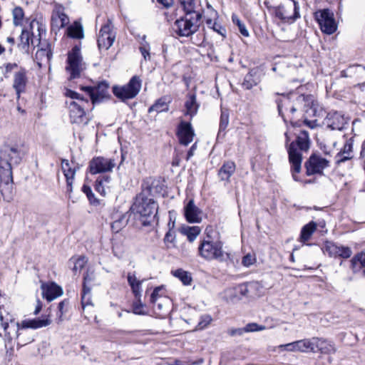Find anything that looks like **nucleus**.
<instances>
[{
  "instance_id": "1",
  "label": "nucleus",
  "mask_w": 365,
  "mask_h": 365,
  "mask_svg": "<svg viewBox=\"0 0 365 365\" xmlns=\"http://www.w3.org/2000/svg\"><path fill=\"white\" fill-rule=\"evenodd\" d=\"M27 153L28 148L22 143L4 145L0 150V192L4 200L12 199V168L20 164Z\"/></svg>"
},
{
  "instance_id": "2",
  "label": "nucleus",
  "mask_w": 365,
  "mask_h": 365,
  "mask_svg": "<svg viewBox=\"0 0 365 365\" xmlns=\"http://www.w3.org/2000/svg\"><path fill=\"white\" fill-rule=\"evenodd\" d=\"M298 147L300 151H307L310 146V140L308 132L302 130L297 135L295 141L292 142L288 146L289 161L291 164V170L294 180L298 179L296 174L301 171L302 157L301 153L297 149Z\"/></svg>"
},
{
  "instance_id": "3",
  "label": "nucleus",
  "mask_w": 365,
  "mask_h": 365,
  "mask_svg": "<svg viewBox=\"0 0 365 365\" xmlns=\"http://www.w3.org/2000/svg\"><path fill=\"white\" fill-rule=\"evenodd\" d=\"M305 102V96H284L282 95L280 99L277 101L279 113L282 116L286 122L289 120L294 126L293 123L294 113L300 110Z\"/></svg>"
},
{
  "instance_id": "4",
  "label": "nucleus",
  "mask_w": 365,
  "mask_h": 365,
  "mask_svg": "<svg viewBox=\"0 0 365 365\" xmlns=\"http://www.w3.org/2000/svg\"><path fill=\"white\" fill-rule=\"evenodd\" d=\"M158 208V206L153 199L145 197L142 194L136 197L132 206L133 211L141 217L140 220L143 226L150 224L149 218L155 217Z\"/></svg>"
},
{
  "instance_id": "5",
  "label": "nucleus",
  "mask_w": 365,
  "mask_h": 365,
  "mask_svg": "<svg viewBox=\"0 0 365 365\" xmlns=\"http://www.w3.org/2000/svg\"><path fill=\"white\" fill-rule=\"evenodd\" d=\"M198 254L207 260L217 259L222 261L225 259L222 242L219 240H212L209 235L200 242L198 247Z\"/></svg>"
},
{
  "instance_id": "6",
  "label": "nucleus",
  "mask_w": 365,
  "mask_h": 365,
  "mask_svg": "<svg viewBox=\"0 0 365 365\" xmlns=\"http://www.w3.org/2000/svg\"><path fill=\"white\" fill-rule=\"evenodd\" d=\"M201 18V12H194L192 14L185 13V16L175 23L176 32L180 36H188L197 30Z\"/></svg>"
},
{
  "instance_id": "7",
  "label": "nucleus",
  "mask_w": 365,
  "mask_h": 365,
  "mask_svg": "<svg viewBox=\"0 0 365 365\" xmlns=\"http://www.w3.org/2000/svg\"><path fill=\"white\" fill-rule=\"evenodd\" d=\"M86 63L83 60L79 47H73L68 52L66 71L69 73L70 79L79 78L82 71L86 69Z\"/></svg>"
},
{
  "instance_id": "8",
  "label": "nucleus",
  "mask_w": 365,
  "mask_h": 365,
  "mask_svg": "<svg viewBox=\"0 0 365 365\" xmlns=\"http://www.w3.org/2000/svg\"><path fill=\"white\" fill-rule=\"evenodd\" d=\"M66 104L72 123L86 125L89 123L90 118L87 116L85 111L89 104L88 100H81L80 103H77L75 101H67Z\"/></svg>"
},
{
  "instance_id": "9",
  "label": "nucleus",
  "mask_w": 365,
  "mask_h": 365,
  "mask_svg": "<svg viewBox=\"0 0 365 365\" xmlns=\"http://www.w3.org/2000/svg\"><path fill=\"white\" fill-rule=\"evenodd\" d=\"M140 88L141 81L139 77L134 76L126 85L113 86V92L118 98L125 101L135 98L140 92Z\"/></svg>"
},
{
  "instance_id": "10",
  "label": "nucleus",
  "mask_w": 365,
  "mask_h": 365,
  "mask_svg": "<svg viewBox=\"0 0 365 365\" xmlns=\"http://www.w3.org/2000/svg\"><path fill=\"white\" fill-rule=\"evenodd\" d=\"M36 27L37 34L34 31L30 33L27 30H23L20 36L21 46H39L41 43L42 36L46 35L45 26L38 21H33L31 23V28L33 29Z\"/></svg>"
},
{
  "instance_id": "11",
  "label": "nucleus",
  "mask_w": 365,
  "mask_h": 365,
  "mask_svg": "<svg viewBox=\"0 0 365 365\" xmlns=\"http://www.w3.org/2000/svg\"><path fill=\"white\" fill-rule=\"evenodd\" d=\"M51 324V320L50 319V318L48 317H47L45 319L36 318V319H24V320L21 321V322H18L16 324V326H17L16 337L19 340L21 341L25 344H28L29 342L33 341L34 339L32 337H29L27 340H25V341L21 340V335H22L21 330L22 329H40L42 327H48Z\"/></svg>"
},
{
  "instance_id": "12",
  "label": "nucleus",
  "mask_w": 365,
  "mask_h": 365,
  "mask_svg": "<svg viewBox=\"0 0 365 365\" xmlns=\"http://www.w3.org/2000/svg\"><path fill=\"white\" fill-rule=\"evenodd\" d=\"M69 23L68 16L64 13V7L56 4L51 14V30L57 34L61 29L65 27Z\"/></svg>"
},
{
  "instance_id": "13",
  "label": "nucleus",
  "mask_w": 365,
  "mask_h": 365,
  "mask_svg": "<svg viewBox=\"0 0 365 365\" xmlns=\"http://www.w3.org/2000/svg\"><path fill=\"white\" fill-rule=\"evenodd\" d=\"M315 18L324 33L331 34L335 32L336 26L333 14L329 9H324L316 12Z\"/></svg>"
},
{
  "instance_id": "14",
  "label": "nucleus",
  "mask_w": 365,
  "mask_h": 365,
  "mask_svg": "<svg viewBox=\"0 0 365 365\" xmlns=\"http://www.w3.org/2000/svg\"><path fill=\"white\" fill-rule=\"evenodd\" d=\"M274 15L277 18L284 22L295 21L299 17L298 3L294 1V6L279 5L274 8Z\"/></svg>"
},
{
  "instance_id": "15",
  "label": "nucleus",
  "mask_w": 365,
  "mask_h": 365,
  "mask_svg": "<svg viewBox=\"0 0 365 365\" xmlns=\"http://www.w3.org/2000/svg\"><path fill=\"white\" fill-rule=\"evenodd\" d=\"M115 165L114 159L96 157L90 162L89 169L91 173L95 175L101 173L110 172Z\"/></svg>"
},
{
  "instance_id": "16",
  "label": "nucleus",
  "mask_w": 365,
  "mask_h": 365,
  "mask_svg": "<svg viewBox=\"0 0 365 365\" xmlns=\"http://www.w3.org/2000/svg\"><path fill=\"white\" fill-rule=\"evenodd\" d=\"M115 39V32L110 19H108L100 29L97 46H113Z\"/></svg>"
},
{
  "instance_id": "17",
  "label": "nucleus",
  "mask_w": 365,
  "mask_h": 365,
  "mask_svg": "<svg viewBox=\"0 0 365 365\" xmlns=\"http://www.w3.org/2000/svg\"><path fill=\"white\" fill-rule=\"evenodd\" d=\"M328 165L329 161L325 158L317 155H312L305 163L307 175H311L316 173H321L325 168L328 167Z\"/></svg>"
},
{
  "instance_id": "18",
  "label": "nucleus",
  "mask_w": 365,
  "mask_h": 365,
  "mask_svg": "<svg viewBox=\"0 0 365 365\" xmlns=\"http://www.w3.org/2000/svg\"><path fill=\"white\" fill-rule=\"evenodd\" d=\"M323 251L331 257H341L343 258H349L352 254L349 247L339 246L329 241L325 242L323 247Z\"/></svg>"
},
{
  "instance_id": "19",
  "label": "nucleus",
  "mask_w": 365,
  "mask_h": 365,
  "mask_svg": "<svg viewBox=\"0 0 365 365\" xmlns=\"http://www.w3.org/2000/svg\"><path fill=\"white\" fill-rule=\"evenodd\" d=\"M186 220L190 223H200L202 220V211L190 200L184 207Z\"/></svg>"
},
{
  "instance_id": "20",
  "label": "nucleus",
  "mask_w": 365,
  "mask_h": 365,
  "mask_svg": "<svg viewBox=\"0 0 365 365\" xmlns=\"http://www.w3.org/2000/svg\"><path fill=\"white\" fill-rule=\"evenodd\" d=\"M43 297L51 302L63 294V289L55 282L43 283L41 285Z\"/></svg>"
},
{
  "instance_id": "21",
  "label": "nucleus",
  "mask_w": 365,
  "mask_h": 365,
  "mask_svg": "<svg viewBox=\"0 0 365 365\" xmlns=\"http://www.w3.org/2000/svg\"><path fill=\"white\" fill-rule=\"evenodd\" d=\"M247 292V286L246 284H240L226 289L224 292V298L228 302H235L246 296Z\"/></svg>"
},
{
  "instance_id": "22",
  "label": "nucleus",
  "mask_w": 365,
  "mask_h": 365,
  "mask_svg": "<svg viewBox=\"0 0 365 365\" xmlns=\"http://www.w3.org/2000/svg\"><path fill=\"white\" fill-rule=\"evenodd\" d=\"M194 130L190 123L181 122L178 127V136L179 141L184 145H187L193 140Z\"/></svg>"
},
{
  "instance_id": "23",
  "label": "nucleus",
  "mask_w": 365,
  "mask_h": 365,
  "mask_svg": "<svg viewBox=\"0 0 365 365\" xmlns=\"http://www.w3.org/2000/svg\"><path fill=\"white\" fill-rule=\"evenodd\" d=\"M26 71L25 68H21L19 71L16 72L14 75L13 88L15 90L17 98H20L21 93L24 92L28 82L26 76Z\"/></svg>"
},
{
  "instance_id": "24",
  "label": "nucleus",
  "mask_w": 365,
  "mask_h": 365,
  "mask_svg": "<svg viewBox=\"0 0 365 365\" xmlns=\"http://www.w3.org/2000/svg\"><path fill=\"white\" fill-rule=\"evenodd\" d=\"M353 144L354 139L352 138L346 140L343 148L335 157L336 163L340 164L353 158Z\"/></svg>"
},
{
  "instance_id": "25",
  "label": "nucleus",
  "mask_w": 365,
  "mask_h": 365,
  "mask_svg": "<svg viewBox=\"0 0 365 365\" xmlns=\"http://www.w3.org/2000/svg\"><path fill=\"white\" fill-rule=\"evenodd\" d=\"M315 349L324 354H334L336 348L334 342L324 338L315 337Z\"/></svg>"
},
{
  "instance_id": "26",
  "label": "nucleus",
  "mask_w": 365,
  "mask_h": 365,
  "mask_svg": "<svg viewBox=\"0 0 365 365\" xmlns=\"http://www.w3.org/2000/svg\"><path fill=\"white\" fill-rule=\"evenodd\" d=\"M327 125L332 130H341L344 125L346 124V120L343 115L338 112L329 113L327 118Z\"/></svg>"
},
{
  "instance_id": "27",
  "label": "nucleus",
  "mask_w": 365,
  "mask_h": 365,
  "mask_svg": "<svg viewBox=\"0 0 365 365\" xmlns=\"http://www.w3.org/2000/svg\"><path fill=\"white\" fill-rule=\"evenodd\" d=\"M61 168L66 179L67 191L71 193L73 191V182L76 175V169L71 167L68 160H63Z\"/></svg>"
},
{
  "instance_id": "28",
  "label": "nucleus",
  "mask_w": 365,
  "mask_h": 365,
  "mask_svg": "<svg viewBox=\"0 0 365 365\" xmlns=\"http://www.w3.org/2000/svg\"><path fill=\"white\" fill-rule=\"evenodd\" d=\"M108 88L109 84L106 81H102L95 86L92 103L95 104L107 98L109 96Z\"/></svg>"
},
{
  "instance_id": "29",
  "label": "nucleus",
  "mask_w": 365,
  "mask_h": 365,
  "mask_svg": "<svg viewBox=\"0 0 365 365\" xmlns=\"http://www.w3.org/2000/svg\"><path fill=\"white\" fill-rule=\"evenodd\" d=\"M315 337L297 341V351L316 353Z\"/></svg>"
},
{
  "instance_id": "30",
  "label": "nucleus",
  "mask_w": 365,
  "mask_h": 365,
  "mask_svg": "<svg viewBox=\"0 0 365 365\" xmlns=\"http://www.w3.org/2000/svg\"><path fill=\"white\" fill-rule=\"evenodd\" d=\"M94 277L93 273L91 274L88 272H86V275L83 277V294L81 297L82 305L84 307L86 305H88L90 304V293H91V287L88 286L93 279Z\"/></svg>"
},
{
  "instance_id": "31",
  "label": "nucleus",
  "mask_w": 365,
  "mask_h": 365,
  "mask_svg": "<svg viewBox=\"0 0 365 365\" xmlns=\"http://www.w3.org/2000/svg\"><path fill=\"white\" fill-rule=\"evenodd\" d=\"M66 34L68 37L75 39H82L84 37L83 28L78 21H74L66 29Z\"/></svg>"
},
{
  "instance_id": "32",
  "label": "nucleus",
  "mask_w": 365,
  "mask_h": 365,
  "mask_svg": "<svg viewBox=\"0 0 365 365\" xmlns=\"http://www.w3.org/2000/svg\"><path fill=\"white\" fill-rule=\"evenodd\" d=\"M236 169L235 163L232 161L225 162L219 170L218 175L221 180L228 181Z\"/></svg>"
},
{
  "instance_id": "33",
  "label": "nucleus",
  "mask_w": 365,
  "mask_h": 365,
  "mask_svg": "<svg viewBox=\"0 0 365 365\" xmlns=\"http://www.w3.org/2000/svg\"><path fill=\"white\" fill-rule=\"evenodd\" d=\"M317 225L313 221L303 226L300 233L299 241L303 243L309 241L313 233L317 230Z\"/></svg>"
},
{
  "instance_id": "34",
  "label": "nucleus",
  "mask_w": 365,
  "mask_h": 365,
  "mask_svg": "<svg viewBox=\"0 0 365 365\" xmlns=\"http://www.w3.org/2000/svg\"><path fill=\"white\" fill-rule=\"evenodd\" d=\"M69 266L74 274H79L87 263V259L83 256L72 257L69 259Z\"/></svg>"
},
{
  "instance_id": "35",
  "label": "nucleus",
  "mask_w": 365,
  "mask_h": 365,
  "mask_svg": "<svg viewBox=\"0 0 365 365\" xmlns=\"http://www.w3.org/2000/svg\"><path fill=\"white\" fill-rule=\"evenodd\" d=\"M201 228L199 226H183L180 229V232L187 237V240L192 242L200 235Z\"/></svg>"
},
{
  "instance_id": "36",
  "label": "nucleus",
  "mask_w": 365,
  "mask_h": 365,
  "mask_svg": "<svg viewBox=\"0 0 365 365\" xmlns=\"http://www.w3.org/2000/svg\"><path fill=\"white\" fill-rule=\"evenodd\" d=\"M185 114L186 115H190V118H192L197 113L199 108V106L196 101L195 95H191L189 96L188 99L185 102Z\"/></svg>"
},
{
  "instance_id": "37",
  "label": "nucleus",
  "mask_w": 365,
  "mask_h": 365,
  "mask_svg": "<svg viewBox=\"0 0 365 365\" xmlns=\"http://www.w3.org/2000/svg\"><path fill=\"white\" fill-rule=\"evenodd\" d=\"M171 273L175 277L179 279L185 286L190 285L192 282L191 274L182 269H177L175 270H173Z\"/></svg>"
},
{
  "instance_id": "38",
  "label": "nucleus",
  "mask_w": 365,
  "mask_h": 365,
  "mask_svg": "<svg viewBox=\"0 0 365 365\" xmlns=\"http://www.w3.org/2000/svg\"><path fill=\"white\" fill-rule=\"evenodd\" d=\"M169 101H167L165 97L161 98L156 101V102L149 108L148 112L152 113L155 111L157 113H161L168 111L169 108Z\"/></svg>"
},
{
  "instance_id": "39",
  "label": "nucleus",
  "mask_w": 365,
  "mask_h": 365,
  "mask_svg": "<svg viewBox=\"0 0 365 365\" xmlns=\"http://www.w3.org/2000/svg\"><path fill=\"white\" fill-rule=\"evenodd\" d=\"M351 267L354 272H357L361 267H365V253L361 252L354 256L351 260ZM364 274L365 275V269Z\"/></svg>"
},
{
  "instance_id": "40",
  "label": "nucleus",
  "mask_w": 365,
  "mask_h": 365,
  "mask_svg": "<svg viewBox=\"0 0 365 365\" xmlns=\"http://www.w3.org/2000/svg\"><path fill=\"white\" fill-rule=\"evenodd\" d=\"M180 4L186 14H192L194 12H200L197 9V0H180Z\"/></svg>"
},
{
  "instance_id": "41",
  "label": "nucleus",
  "mask_w": 365,
  "mask_h": 365,
  "mask_svg": "<svg viewBox=\"0 0 365 365\" xmlns=\"http://www.w3.org/2000/svg\"><path fill=\"white\" fill-rule=\"evenodd\" d=\"M68 304L69 302L67 299H64L58 304V311L57 312V317L56 319V322L58 324H60L64 320L63 315L68 311Z\"/></svg>"
},
{
  "instance_id": "42",
  "label": "nucleus",
  "mask_w": 365,
  "mask_h": 365,
  "mask_svg": "<svg viewBox=\"0 0 365 365\" xmlns=\"http://www.w3.org/2000/svg\"><path fill=\"white\" fill-rule=\"evenodd\" d=\"M274 351H278V352H282V351H289V352H297V341L288 343L286 344H281L276 347H274Z\"/></svg>"
},
{
  "instance_id": "43",
  "label": "nucleus",
  "mask_w": 365,
  "mask_h": 365,
  "mask_svg": "<svg viewBox=\"0 0 365 365\" xmlns=\"http://www.w3.org/2000/svg\"><path fill=\"white\" fill-rule=\"evenodd\" d=\"M13 21L16 26L21 25L24 19V13L21 7L16 6L13 9Z\"/></svg>"
},
{
  "instance_id": "44",
  "label": "nucleus",
  "mask_w": 365,
  "mask_h": 365,
  "mask_svg": "<svg viewBox=\"0 0 365 365\" xmlns=\"http://www.w3.org/2000/svg\"><path fill=\"white\" fill-rule=\"evenodd\" d=\"M52 56V53L50 47H41L36 53V58L39 60L46 58L47 61H50Z\"/></svg>"
},
{
  "instance_id": "45",
  "label": "nucleus",
  "mask_w": 365,
  "mask_h": 365,
  "mask_svg": "<svg viewBox=\"0 0 365 365\" xmlns=\"http://www.w3.org/2000/svg\"><path fill=\"white\" fill-rule=\"evenodd\" d=\"M212 321V318L210 315L205 314L200 317V320L198 322L195 330H202L208 327V325Z\"/></svg>"
},
{
  "instance_id": "46",
  "label": "nucleus",
  "mask_w": 365,
  "mask_h": 365,
  "mask_svg": "<svg viewBox=\"0 0 365 365\" xmlns=\"http://www.w3.org/2000/svg\"><path fill=\"white\" fill-rule=\"evenodd\" d=\"M207 25L208 27L212 28L215 31H216L221 36H225L226 29L224 27H222L220 24L212 21V19H207Z\"/></svg>"
},
{
  "instance_id": "47",
  "label": "nucleus",
  "mask_w": 365,
  "mask_h": 365,
  "mask_svg": "<svg viewBox=\"0 0 365 365\" xmlns=\"http://www.w3.org/2000/svg\"><path fill=\"white\" fill-rule=\"evenodd\" d=\"M175 232L169 230L165 235L164 242L167 248L170 249L175 247Z\"/></svg>"
},
{
  "instance_id": "48",
  "label": "nucleus",
  "mask_w": 365,
  "mask_h": 365,
  "mask_svg": "<svg viewBox=\"0 0 365 365\" xmlns=\"http://www.w3.org/2000/svg\"><path fill=\"white\" fill-rule=\"evenodd\" d=\"M232 19L233 23L238 26L241 34L244 36H248V31L247 30L245 25L240 20V19L236 15H232Z\"/></svg>"
},
{
  "instance_id": "49",
  "label": "nucleus",
  "mask_w": 365,
  "mask_h": 365,
  "mask_svg": "<svg viewBox=\"0 0 365 365\" xmlns=\"http://www.w3.org/2000/svg\"><path fill=\"white\" fill-rule=\"evenodd\" d=\"M264 329H266L265 326L259 325L257 323H250L245 327V332L259 331Z\"/></svg>"
},
{
  "instance_id": "50",
  "label": "nucleus",
  "mask_w": 365,
  "mask_h": 365,
  "mask_svg": "<svg viewBox=\"0 0 365 365\" xmlns=\"http://www.w3.org/2000/svg\"><path fill=\"white\" fill-rule=\"evenodd\" d=\"M229 124V113L227 110H222L220 121V129L225 130Z\"/></svg>"
},
{
  "instance_id": "51",
  "label": "nucleus",
  "mask_w": 365,
  "mask_h": 365,
  "mask_svg": "<svg viewBox=\"0 0 365 365\" xmlns=\"http://www.w3.org/2000/svg\"><path fill=\"white\" fill-rule=\"evenodd\" d=\"M65 95L66 97L70 98L69 101H75L77 103H80V101L81 100H86L81 94L71 90H67Z\"/></svg>"
},
{
  "instance_id": "52",
  "label": "nucleus",
  "mask_w": 365,
  "mask_h": 365,
  "mask_svg": "<svg viewBox=\"0 0 365 365\" xmlns=\"http://www.w3.org/2000/svg\"><path fill=\"white\" fill-rule=\"evenodd\" d=\"M242 85L246 89H251L254 86L257 85V81L252 80V75L251 73H248L245 76Z\"/></svg>"
},
{
  "instance_id": "53",
  "label": "nucleus",
  "mask_w": 365,
  "mask_h": 365,
  "mask_svg": "<svg viewBox=\"0 0 365 365\" xmlns=\"http://www.w3.org/2000/svg\"><path fill=\"white\" fill-rule=\"evenodd\" d=\"M137 302L133 304V313L135 314L144 315L145 312L143 311V305L141 303L140 298H137Z\"/></svg>"
},
{
  "instance_id": "54",
  "label": "nucleus",
  "mask_w": 365,
  "mask_h": 365,
  "mask_svg": "<svg viewBox=\"0 0 365 365\" xmlns=\"http://www.w3.org/2000/svg\"><path fill=\"white\" fill-rule=\"evenodd\" d=\"M256 262V258L255 255L251 254H247L242 258V263L245 267H250L252 265Z\"/></svg>"
},
{
  "instance_id": "55",
  "label": "nucleus",
  "mask_w": 365,
  "mask_h": 365,
  "mask_svg": "<svg viewBox=\"0 0 365 365\" xmlns=\"http://www.w3.org/2000/svg\"><path fill=\"white\" fill-rule=\"evenodd\" d=\"M161 190L160 182L158 180H150V192H158Z\"/></svg>"
},
{
  "instance_id": "56",
  "label": "nucleus",
  "mask_w": 365,
  "mask_h": 365,
  "mask_svg": "<svg viewBox=\"0 0 365 365\" xmlns=\"http://www.w3.org/2000/svg\"><path fill=\"white\" fill-rule=\"evenodd\" d=\"M162 289V287H155L150 296V302L155 304L158 299L161 297L160 292Z\"/></svg>"
},
{
  "instance_id": "57",
  "label": "nucleus",
  "mask_w": 365,
  "mask_h": 365,
  "mask_svg": "<svg viewBox=\"0 0 365 365\" xmlns=\"http://www.w3.org/2000/svg\"><path fill=\"white\" fill-rule=\"evenodd\" d=\"M141 284L142 282L136 284L131 285L132 291L136 298H140L141 296Z\"/></svg>"
},
{
  "instance_id": "58",
  "label": "nucleus",
  "mask_w": 365,
  "mask_h": 365,
  "mask_svg": "<svg viewBox=\"0 0 365 365\" xmlns=\"http://www.w3.org/2000/svg\"><path fill=\"white\" fill-rule=\"evenodd\" d=\"M82 191L87 195L88 200L92 202L93 199L95 198L91 188L89 186L84 185L82 187Z\"/></svg>"
},
{
  "instance_id": "59",
  "label": "nucleus",
  "mask_w": 365,
  "mask_h": 365,
  "mask_svg": "<svg viewBox=\"0 0 365 365\" xmlns=\"http://www.w3.org/2000/svg\"><path fill=\"white\" fill-rule=\"evenodd\" d=\"M128 284H130V286H131L133 284H138L141 281L137 279V277L134 273H128Z\"/></svg>"
},
{
  "instance_id": "60",
  "label": "nucleus",
  "mask_w": 365,
  "mask_h": 365,
  "mask_svg": "<svg viewBox=\"0 0 365 365\" xmlns=\"http://www.w3.org/2000/svg\"><path fill=\"white\" fill-rule=\"evenodd\" d=\"M245 332V327L244 328H237V329H231L228 331V333L230 336L239 335L241 336Z\"/></svg>"
},
{
  "instance_id": "61",
  "label": "nucleus",
  "mask_w": 365,
  "mask_h": 365,
  "mask_svg": "<svg viewBox=\"0 0 365 365\" xmlns=\"http://www.w3.org/2000/svg\"><path fill=\"white\" fill-rule=\"evenodd\" d=\"M96 190L102 195H105L106 193V187L98 180H96Z\"/></svg>"
},
{
  "instance_id": "62",
  "label": "nucleus",
  "mask_w": 365,
  "mask_h": 365,
  "mask_svg": "<svg viewBox=\"0 0 365 365\" xmlns=\"http://www.w3.org/2000/svg\"><path fill=\"white\" fill-rule=\"evenodd\" d=\"M99 182H101L106 188H110V176H103L101 178H99L98 179Z\"/></svg>"
},
{
  "instance_id": "63",
  "label": "nucleus",
  "mask_w": 365,
  "mask_h": 365,
  "mask_svg": "<svg viewBox=\"0 0 365 365\" xmlns=\"http://www.w3.org/2000/svg\"><path fill=\"white\" fill-rule=\"evenodd\" d=\"M17 64L14 63H6L5 65V73H4V75H5V77H8L6 76L7 73L11 72L14 69H15L16 68H17Z\"/></svg>"
},
{
  "instance_id": "64",
  "label": "nucleus",
  "mask_w": 365,
  "mask_h": 365,
  "mask_svg": "<svg viewBox=\"0 0 365 365\" xmlns=\"http://www.w3.org/2000/svg\"><path fill=\"white\" fill-rule=\"evenodd\" d=\"M148 47H140V51L145 60L150 59V52L148 49Z\"/></svg>"
}]
</instances>
